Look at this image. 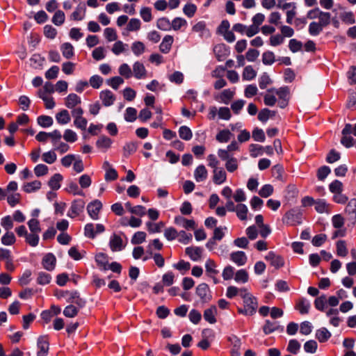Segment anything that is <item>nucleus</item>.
I'll list each match as a JSON object with an SVG mask.
<instances>
[{
    "instance_id": "nucleus-15",
    "label": "nucleus",
    "mask_w": 356,
    "mask_h": 356,
    "mask_svg": "<svg viewBox=\"0 0 356 356\" xmlns=\"http://www.w3.org/2000/svg\"><path fill=\"white\" fill-rule=\"evenodd\" d=\"M109 246L113 252H119L124 248L122 238L114 234L110 237Z\"/></svg>"
},
{
    "instance_id": "nucleus-18",
    "label": "nucleus",
    "mask_w": 356,
    "mask_h": 356,
    "mask_svg": "<svg viewBox=\"0 0 356 356\" xmlns=\"http://www.w3.org/2000/svg\"><path fill=\"white\" fill-rule=\"evenodd\" d=\"M230 259L238 266H241L246 264L248 257L244 252L236 251L230 254Z\"/></svg>"
},
{
    "instance_id": "nucleus-58",
    "label": "nucleus",
    "mask_w": 356,
    "mask_h": 356,
    "mask_svg": "<svg viewBox=\"0 0 356 356\" xmlns=\"http://www.w3.org/2000/svg\"><path fill=\"white\" fill-rule=\"evenodd\" d=\"M327 298L326 296L322 295L318 297L314 301V306L316 309L323 312L326 307Z\"/></svg>"
},
{
    "instance_id": "nucleus-32",
    "label": "nucleus",
    "mask_w": 356,
    "mask_h": 356,
    "mask_svg": "<svg viewBox=\"0 0 356 356\" xmlns=\"http://www.w3.org/2000/svg\"><path fill=\"white\" fill-rule=\"evenodd\" d=\"M62 180L63 176L59 173H56L51 177L48 184L52 190H58L60 187V181Z\"/></svg>"
},
{
    "instance_id": "nucleus-39",
    "label": "nucleus",
    "mask_w": 356,
    "mask_h": 356,
    "mask_svg": "<svg viewBox=\"0 0 356 356\" xmlns=\"http://www.w3.org/2000/svg\"><path fill=\"white\" fill-rule=\"evenodd\" d=\"M216 307H211L207 309L204 312V318L209 323H214L216 322Z\"/></svg>"
},
{
    "instance_id": "nucleus-19",
    "label": "nucleus",
    "mask_w": 356,
    "mask_h": 356,
    "mask_svg": "<svg viewBox=\"0 0 356 356\" xmlns=\"http://www.w3.org/2000/svg\"><path fill=\"white\" fill-rule=\"evenodd\" d=\"M56 263V259L51 253L45 254L42 261L43 267L49 271H51L55 268Z\"/></svg>"
},
{
    "instance_id": "nucleus-55",
    "label": "nucleus",
    "mask_w": 356,
    "mask_h": 356,
    "mask_svg": "<svg viewBox=\"0 0 356 356\" xmlns=\"http://www.w3.org/2000/svg\"><path fill=\"white\" fill-rule=\"evenodd\" d=\"M38 124L42 127H49L53 124V119L48 115H40L37 119Z\"/></svg>"
},
{
    "instance_id": "nucleus-17",
    "label": "nucleus",
    "mask_w": 356,
    "mask_h": 356,
    "mask_svg": "<svg viewBox=\"0 0 356 356\" xmlns=\"http://www.w3.org/2000/svg\"><path fill=\"white\" fill-rule=\"evenodd\" d=\"M227 180V173L222 168L213 170V181L216 185H220Z\"/></svg>"
},
{
    "instance_id": "nucleus-64",
    "label": "nucleus",
    "mask_w": 356,
    "mask_h": 356,
    "mask_svg": "<svg viewBox=\"0 0 356 356\" xmlns=\"http://www.w3.org/2000/svg\"><path fill=\"white\" fill-rule=\"evenodd\" d=\"M275 60V54L273 51H267L262 54V62L264 65H272Z\"/></svg>"
},
{
    "instance_id": "nucleus-14",
    "label": "nucleus",
    "mask_w": 356,
    "mask_h": 356,
    "mask_svg": "<svg viewBox=\"0 0 356 356\" xmlns=\"http://www.w3.org/2000/svg\"><path fill=\"white\" fill-rule=\"evenodd\" d=\"M37 346L38 348L37 356L47 355L49 348V343L46 336H41L38 339Z\"/></svg>"
},
{
    "instance_id": "nucleus-48",
    "label": "nucleus",
    "mask_w": 356,
    "mask_h": 356,
    "mask_svg": "<svg viewBox=\"0 0 356 356\" xmlns=\"http://www.w3.org/2000/svg\"><path fill=\"white\" fill-rule=\"evenodd\" d=\"M315 209L318 213H328L329 204L324 200H318L315 202Z\"/></svg>"
},
{
    "instance_id": "nucleus-10",
    "label": "nucleus",
    "mask_w": 356,
    "mask_h": 356,
    "mask_svg": "<svg viewBox=\"0 0 356 356\" xmlns=\"http://www.w3.org/2000/svg\"><path fill=\"white\" fill-rule=\"evenodd\" d=\"M102 208V202L98 200H95L88 204V213L92 219L97 220L99 218V213Z\"/></svg>"
},
{
    "instance_id": "nucleus-38",
    "label": "nucleus",
    "mask_w": 356,
    "mask_h": 356,
    "mask_svg": "<svg viewBox=\"0 0 356 356\" xmlns=\"http://www.w3.org/2000/svg\"><path fill=\"white\" fill-rule=\"evenodd\" d=\"M345 211L346 213H348L351 218L355 219L356 218V199L353 198L351 199L345 209Z\"/></svg>"
},
{
    "instance_id": "nucleus-3",
    "label": "nucleus",
    "mask_w": 356,
    "mask_h": 356,
    "mask_svg": "<svg viewBox=\"0 0 356 356\" xmlns=\"http://www.w3.org/2000/svg\"><path fill=\"white\" fill-rule=\"evenodd\" d=\"M302 213L296 209L287 211L282 218V222L290 226H295L302 223Z\"/></svg>"
},
{
    "instance_id": "nucleus-35",
    "label": "nucleus",
    "mask_w": 356,
    "mask_h": 356,
    "mask_svg": "<svg viewBox=\"0 0 356 356\" xmlns=\"http://www.w3.org/2000/svg\"><path fill=\"white\" fill-rule=\"evenodd\" d=\"M41 187V182L38 180H35L31 182H28L24 184L23 190L28 193H33Z\"/></svg>"
},
{
    "instance_id": "nucleus-40",
    "label": "nucleus",
    "mask_w": 356,
    "mask_h": 356,
    "mask_svg": "<svg viewBox=\"0 0 356 356\" xmlns=\"http://www.w3.org/2000/svg\"><path fill=\"white\" fill-rule=\"evenodd\" d=\"M257 76V72L252 68V66H246L243 72L242 77L243 80L251 81Z\"/></svg>"
},
{
    "instance_id": "nucleus-28",
    "label": "nucleus",
    "mask_w": 356,
    "mask_h": 356,
    "mask_svg": "<svg viewBox=\"0 0 356 356\" xmlns=\"http://www.w3.org/2000/svg\"><path fill=\"white\" fill-rule=\"evenodd\" d=\"M225 168L229 172H233L236 171L238 168V162L236 158L229 156L228 159H225Z\"/></svg>"
},
{
    "instance_id": "nucleus-25",
    "label": "nucleus",
    "mask_w": 356,
    "mask_h": 356,
    "mask_svg": "<svg viewBox=\"0 0 356 356\" xmlns=\"http://www.w3.org/2000/svg\"><path fill=\"white\" fill-rule=\"evenodd\" d=\"M56 120L59 124L64 125L68 124L71 121V116L67 109H62L56 113Z\"/></svg>"
},
{
    "instance_id": "nucleus-22",
    "label": "nucleus",
    "mask_w": 356,
    "mask_h": 356,
    "mask_svg": "<svg viewBox=\"0 0 356 356\" xmlns=\"http://www.w3.org/2000/svg\"><path fill=\"white\" fill-rule=\"evenodd\" d=\"M208 171L204 165H198L194 171V177L197 182L204 181L207 179Z\"/></svg>"
},
{
    "instance_id": "nucleus-57",
    "label": "nucleus",
    "mask_w": 356,
    "mask_h": 356,
    "mask_svg": "<svg viewBox=\"0 0 356 356\" xmlns=\"http://www.w3.org/2000/svg\"><path fill=\"white\" fill-rule=\"evenodd\" d=\"M140 15L145 22H149L153 19L152 9L149 7H143L140 10Z\"/></svg>"
},
{
    "instance_id": "nucleus-21",
    "label": "nucleus",
    "mask_w": 356,
    "mask_h": 356,
    "mask_svg": "<svg viewBox=\"0 0 356 356\" xmlns=\"http://www.w3.org/2000/svg\"><path fill=\"white\" fill-rule=\"evenodd\" d=\"M186 254L193 261H198L202 257V249L200 247H188L185 250Z\"/></svg>"
},
{
    "instance_id": "nucleus-61",
    "label": "nucleus",
    "mask_w": 356,
    "mask_h": 356,
    "mask_svg": "<svg viewBox=\"0 0 356 356\" xmlns=\"http://www.w3.org/2000/svg\"><path fill=\"white\" fill-rule=\"evenodd\" d=\"M146 239V234L144 232H136L131 238V242L134 245H138L143 243Z\"/></svg>"
},
{
    "instance_id": "nucleus-60",
    "label": "nucleus",
    "mask_w": 356,
    "mask_h": 356,
    "mask_svg": "<svg viewBox=\"0 0 356 356\" xmlns=\"http://www.w3.org/2000/svg\"><path fill=\"white\" fill-rule=\"evenodd\" d=\"M15 234L8 231L1 237V243L5 245H11L15 243Z\"/></svg>"
},
{
    "instance_id": "nucleus-54",
    "label": "nucleus",
    "mask_w": 356,
    "mask_h": 356,
    "mask_svg": "<svg viewBox=\"0 0 356 356\" xmlns=\"http://www.w3.org/2000/svg\"><path fill=\"white\" fill-rule=\"evenodd\" d=\"M156 27L162 31H168L171 29V23L168 18L161 17L157 20Z\"/></svg>"
},
{
    "instance_id": "nucleus-7",
    "label": "nucleus",
    "mask_w": 356,
    "mask_h": 356,
    "mask_svg": "<svg viewBox=\"0 0 356 356\" xmlns=\"http://www.w3.org/2000/svg\"><path fill=\"white\" fill-rule=\"evenodd\" d=\"M64 104L67 108L71 111H74L79 108H81L80 106L81 104V99L76 94L70 93L64 99Z\"/></svg>"
},
{
    "instance_id": "nucleus-56",
    "label": "nucleus",
    "mask_w": 356,
    "mask_h": 356,
    "mask_svg": "<svg viewBox=\"0 0 356 356\" xmlns=\"http://www.w3.org/2000/svg\"><path fill=\"white\" fill-rule=\"evenodd\" d=\"M323 27L316 22H312L309 25V33L311 35H318L322 31Z\"/></svg>"
},
{
    "instance_id": "nucleus-43",
    "label": "nucleus",
    "mask_w": 356,
    "mask_h": 356,
    "mask_svg": "<svg viewBox=\"0 0 356 356\" xmlns=\"http://www.w3.org/2000/svg\"><path fill=\"white\" fill-rule=\"evenodd\" d=\"M278 327L279 325L277 322H272L269 320H266L264 325L263 326V331L265 334H269L277 330Z\"/></svg>"
},
{
    "instance_id": "nucleus-31",
    "label": "nucleus",
    "mask_w": 356,
    "mask_h": 356,
    "mask_svg": "<svg viewBox=\"0 0 356 356\" xmlns=\"http://www.w3.org/2000/svg\"><path fill=\"white\" fill-rule=\"evenodd\" d=\"M95 261L102 270L108 269V256L104 253H99L95 256Z\"/></svg>"
},
{
    "instance_id": "nucleus-26",
    "label": "nucleus",
    "mask_w": 356,
    "mask_h": 356,
    "mask_svg": "<svg viewBox=\"0 0 356 356\" xmlns=\"http://www.w3.org/2000/svg\"><path fill=\"white\" fill-rule=\"evenodd\" d=\"M175 222L187 229H194L195 228V222L193 220H188L182 216H176L175 218Z\"/></svg>"
},
{
    "instance_id": "nucleus-1",
    "label": "nucleus",
    "mask_w": 356,
    "mask_h": 356,
    "mask_svg": "<svg viewBox=\"0 0 356 356\" xmlns=\"http://www.w3.org/2000/svg\"><path fill=\"white\" fill-rule=\"evenodd\" d=\"M241 298L243 300V308H238V312L246 316L253 315L258 307L257 298L248 290L242 296Z\"/></svg>"
},
{
    "instance_id": "nucleus-41",
    "label": "nucleus",
    "mask_w": 356,
    "mask_h": 356,
    "mask_svg": "<svg viewBox=\"0 0 356 356\" xmlns=\"http://www.w3.org/2000/svg\"><path fill=\"white\" fill-rule=\"evenodd\" d=\"M249 275L246 270L241 269L236 272L234 276V280L236 282L246 283L248 282Z\"/></svg>"
},
{
    "instance_id": "nucleus-52",
    "label": "nucleus",
    "mask_w": 356,
    "mask_h": 356,
    "mask_svg": "<svg viewBox=\"0 0 356 356\" xmlns=\"http://www.w3.org/2000/svg\"><path fill=\"white\" fill-rule=\"evenodd\" d=\"M51 276L50 274L44 272H39L37 277V283L40 285H45L50 283Z\"/></svg>"
},
{
    "instance_id": "nucleus-2",
    "label": "nucleus",
    "mask_w": 356,
    "mask_h": 356,
    "mask_svg": "<svg viewBox=\"0 0 356 356\" xmlns=\"http://www.w3.org/2000/svg\"><path fill=\"white\" fill-rule=\"evenodd\" d=\"M55 296L58 298H65L67 302L74 303L81 308L84 307L86 300L80 297L79 293L76 291L57 290Z\"/></svg>"
},
{
    "instance_id": "nucleus-8",
    "label": "nucleus",
    "mask_w": 356,
    "mask_h": 356,
    "mask_svg": "<svg viewBox=\"0 0 356 356\" xmlns=\"http://www.w3.org/2000/svg\"><path fill=\"white\" fill-rule=\"evenodd\" d=\"M206 274L213 279L215 284L218 283V280L216 278V275L219 273L217 269V264L211 259H208L205 262Z\"/></svg>"
},
{
    "instance_id": "nucleus-50",
    "label": "nucleus",
    "mask_w": 356,
    "mask_h": 356,
    "mask_svg": "<svg viewBox=\"0 0 356 356\" xmlns=\"http://www.w3.org/2000/svg\"><path fill=\"white\" fill-rule=\"evenodd\" d=\"M179 137L184 140H189L193 136V134L190 128L186 126H181L179 129Z\"/></svg>"
},
{
    "instance_id": "nucleus-36",
    "label": "nucleus",
    "mask_w": 356,
    "mask_h": 356,
    "mask_svg": "<svg viewBox=\"0 0 356 356\" xmlns=\"http://www.w3.org/2000/svg\"><path fill=\"white\" fill-rule=\"evenodd\" d=\"M232 136V134L229 130L222 129L217 134L216 138L219 143H227Z\"/></svg>"
},
{
    "instance_id": "nucleus-23",
    "label": "nucleus",
    "mask_w": 356,
    "mask_h": 356,
    "mask_svg": "<svg viewBox=\"0 0 356 356\" xmlns=\"http://www.w3.org/2000/svg\"><path fill=\"white\" fill-rule=\"evenodd\" d=\"M173 42V37L170 35H166L163 38L162 42L159 45V50L163 54H168L171 49Z\"/></svg>"
},
{
    "instance_id": "nucleus-51",
    "label": "nucleus",
    "mask_w": 356,
    "mask_h": 356,
    "mask_svg": "<svg viewBox=\"0 0 356 356\" xmlns=\"http://www.w3.org/2000/svg\"><path fill=\"white\" fill-rule=\"evenodd\" d=\"M186 26V20L181 17H175L171 22V29L174 31H179L181 28Z\"/></svg>"
},
{
    "instance_id": "nucleus-44",
    "label": "nucleus",
    "mask_w": 356,
    "mask_h": 356,
    "mask_svg": "<svg viewBox=\"0 0 356 356\" xmlns=\"http://www.w3.org/2000/svg\"><path fill=\"white\" fill-rule=\"evenodd\" d=\"M310 308L309 302L305 298L300 299L296 305V309L301 314H305L309 312Z\"/></svg>"
},
{
    "instance_id": "nucleus-9",
    "label": "nucleus",
    "mask_w": 356,
    "mask_h": 356,
    "mask_svg": "<svg viewBox=\"0 0 356 356\" xmlns=\"http://www.w3.org/2000/svg\"><path fill=\"white\" fill-rule=\"evenodd\" d=\"M265 259L270 262V265L275 268H280L284 266V260L283 257L275 254L273 251H270L265 257Z\"/></svg>"
},
{
    "instance_id": "nucleus-12",
    "label": "nucleus",
    "mask_w": 356,
    "mask_h": 356,
    "mask_svg": "<svg viewBox=\"0 0 356 356\" xmlns=\"http://www.w3.org/2000/svg\"><path fill=\"white\" fill-rule=\"evenodd\" d=\"M239 149V145L236 141L233 140L226 149H219L218 150V156L221 160H225L229 158V156H232V152L237 151Z\"/></svg>"
},
{
    "instance_id": "nucleus-53",
    "label": "nucleus",
    "mask_w": 356,
    "mask_h": 356,
    "mask_svg": "<svg viewBox=\"0 0 356 356\" xmlns=\"http://www.w3.org/2000/svg\"><path fill=\"white\" fill-rule=\"evenodd\" d=\"M119 74L125 79H129L132 76V70L127 63L122 64L118 69Z\"/></svg>"
},
{
    "instance_id": "nucleus-59",
    "label": "nucleus",
    "mask_w": 356,
    "mask_h": 356,
    "mask_svg": "<svg viewBox=\"0 0 356 356\" xmlns=\"http://www.w3.org/2000/svg\"><path fill=\"white\" fill-rule=\"evenodd\" d=\"M131 50L136 56H140L145 52V44L140 41L134 42L131 45Z\"/></svg>"
},
{
    "instance_id": "nucleus-30",
    "label": "nucleus",
    "mask_w": 356,
    "mask_h": 356,
    "mask_svg": "<svg viewBox=\"0 0 356 356\" xmlns=\"http://www.w3.org/2000/svg\"><path fill=\"white\" fill-rule=\"evenodd\" d=\"M60 51L63 56L70 59L74 56V47L72 44L69 42H65L60 46Z\"/></svg>"
},
{
    "instance_id": "nucleus-27",
    "label": "nucleus",
    "mask_w": 356,
    "mask_h": 356,
    "mask_svg": "<svg viewBox=\"0 0 356 356\" xmlns=\"http://www.w3.org/2000/svg\"><path fill=\"white\" fill-rule=\"evenodd\" d=\"M247 289L245 288L238 289L234 286H228L227 289L226 296L230 299L234 298L238 295L242 297V296L245 293Z\"/></svg>"
},
{
    "instance_id": "nucleus-37",
    "label": "nucleus",
    "mask_w": 356,
    "mask_h": 356,
    "mask_svg": "<svg viewBox=\"0 0 356 356\" xmlns=\"http://www.w3.org/2000/svg\"><path fill=\"white\" fill-rule=\"evenodd\" d=\"M237 217L241 220H245L247 219V214L248 212V209L246 205L243 204H238L236 206V211Z\"/></svg>"
},
{
    "instance_id": "nucleus-45",
    "label": "nucleus",
    "mask_w": 356,
    "mask_h": 356,
    "mask_svg": "<svg viewBox=\"0 0 356 356\" xmlns=\"http://www.w3.org/2000/svg\"><path fill=\"white\" fill-rule=\"evenodd\" d=\"M341 20L346 24L355 23V15L352 11L343 12L340 14Z\"/></svg>"
},
{
    "instance_id": "nucleus-33",
    "label": "nucleus",
    "mask_w": 356,
    "mask_h": 356,
    "mask_svg": "<svg viewBox=\"0 0 356 356\" xmlns=\"http://www.w3.org/2000/svg\"><path fill=\"white\" fill-rule=\"evenodd\" d=\"M192 31L195 33H199L201 37L206 34H209V30L207 29L206 23L204 21H200L196 23L192 27Z\"/></svg>"
},
{
    "instance_id": "nucleus-29",
    "label": "nucleus",
    "mask_w": 356,
    "mask_h": 356,
    "mask_svg": "<svg viewBox=\"0 0 356 356\" xmlns=\"http://www.w3.org/2000/svg\"><path fill=\"white\" fill-rule=\"evenodd\" d=\"M331 337V333L325 327H321L316 330V338L321 343L327 341Z\"/></svg>"
},
{
    "instance_id": "nucleus-34",
    "label": "nucleus",
    "mask_w": 356,
    "mask_h": 356,
    "mask_svg": "<svg viewBox=\"0 0 356 356\" xmlns=\"http://www.w3.org/2000/svg\"><path fill=\"white\" fill-rule=\"evenodd\" d=\"M86 14V7L84 6L79 5L71 15V19L73 20L80 21L82 20Z\"/></svg>"
},
{
    "instance_id": "nucleus-4",
    "label": "nucleus",
    "mask_w": 356,
    "mask_h": 356,
    "mask_svg": "<svg viewBox=\"0 0 356 356\" xmlns=\"http://www.w3.org/2000/svg\"><path fill=\"white\" fill-rule=\"evenodd\" d=\"M83 112L84 111L82 108H79L70 111L71 115L74 118V125L76 128L82 131L86 129L88 124V120L83 116Z\"/></svg>"
},
{
    "instance_id": "nucleus-47",
    "label": "nucleus",
    "mask_w": 356,
    "mask_h": 356,
    "mask_svg": "<svg viewBox=\"0 0 356 356\" xmlns=\"http://www.w3.org/2000/svg\"><path fill=\"white\" fill-rule=\"evenodd\" d=\"M65 19V13L62 10H58L55 12L51 21L56 26H60L64 23Z\"/></svg>"
},
{
    "instance_id": "nucleus-46",
    "label": "nucleus",
    "mask_w": 356,
    "mask_h": 356,
    "mask_svg": "<svg viewBox=\"0 0 356 356\" xmlns=\"http://www.w3.org/2000/svg\"><path fill=\"white\" fill-rule=\"evenodd\" d=\"M137 118V111L135 108L128 107L124 113V120L127 122H133Z\"/></svg>"
},
{
    "instance_id": "nucleus-24",
    "label": "nucleus",
    "mask_w": 356,
    "mask_h": 356,
    "mask_svg": "<svg viewBox=\"0 0 356 356\" xmlns=\"http://www.w3.org/2000/svg\"><path fill=\"white\" fill-rule=\"evenodd\" d=\"M112 143L113 141L110 138L106 136H101L96 142V146L101 150L106 152L111 147Z\"/></svg>"
},
{
    "instance_id": "nucleus-20",
    "label": "nucleus",
    "mask_w": 356,
    "mask_h": 356,
    "mask_svg": "<svg viewBox=\"0 0 356 356\" xmlns=\"http://www.w3.org/2000/svg\"><path fill=\"white\" fill-rule=\"evenodd\" d=\"M146 72L145 67L142 63L139 61L134 63L133 65L132 74H134L136 79H140L145 78L146 76Z\"/></svg>"
},
{
    "instance_id": "nucleus-63",
    "label": "nucleus",
    "mask_w": 356,
    "mask_h": 356,
    "mask_svg": "<svg viewBox=\"0 0 356 356\" xmlns=\"http://www.w3.org/2000/svg\"><path fill=\"white\" fill-rule=\"evenodd\" d=\"M141 22L140 19L137 18H132L128 22L127 26V30L128 31H136L140 29Z\"/></svg>"
},
{
    "instance_id": "nucleus-49",
    "label": "nucleus",
    "mask_w": 356,
    "mask_h": 356,
    "mask_svg": "<svg viewBox=\"0 0 356 356\" xmlns=\"http://www.w3.org/2000/svg\"><path fill=\"white\" fill-rule=\"evenodd\" d=\"M318 23L323 26L325 27L330 24L331 22V14L328 12L322 11L318 17Z\"/></svg>"
},
{
    "instance_id": "nucleus-62",
    "label": "nucleus",
    "mask_w": 356,
    "mask_h": 356,
    "mask_svg": "<svg viewBox=\"0 0 356 356\" xmlns=\"http://www.w3.org/2000/svg\"><path fill=\"white\" fill-rule=\"evenodd\" d=\"M234 95V91L230 89H225L221 92L220 95V100L225 104H228L229 102L233 98Z\"/></svg>"
},
{
    "instance_id": "nucleus-5",
    "label": "nucleus",
    "mask_w": 356,
    "mask_h": 356,
    "mask_svg": "<svg viewBox=\"0 0 356 356\" xmlns=\"http://www.w3.org/2000/svg\"><path fill=\"white\" fill-rule=\"evenodd\" d=\"M268 92L277 95L279 99L278 105L280 108H284L287 106L289 95V90L287 87H282L278 89L273 88L268 89Z\"/></svg>"
},
{
    "instance_id": "nucleus-13",
    "label": "nucleus",
    "mask_w": 356,
    "mask_h": 356,
    "mask_svg": "<svg viewBox=\"0 0 356 356\" xmlns=\"http://www.w3.org/2000/svg\"><path fill=\"white\" fill-rule=\"evenodd\" d=\"M196 294L204 302H209L211 299V295L209 286L205 283H202L197 286Z\"/></svg>"
},
{
    "instance_id": "nucleus-11",
    "label": "nucleus",
    "mask_w": 356,
    "mask_h": 356,
    "mask_svg": "<svg viewBox=\"0 0 356 356\" xmlns=\"http://www.w3.org/2000/svg\"><path fill=\"white\" fill-rule=\"evenodd\" d=\"M352 131V125L350 124H346L344 128L342 130V138L341 139V143L346 147H350L353 146V138L348 136L351 134Z\"/></svg>"
},
{
    "instance_id": "nucleus-6",
    "label": "nucleus",
    "mask_w": 356,
    "mask_h": 356,
    "mask_svg": "<svg viewBox=\"0 0 356 356\" xmlns=\"http://www.w3.org/2000/svg\"><path fill=\"white\" fill-rule=\"evenodd\" d=\"M85 202L81 199L75 200L72 202L71 207L67 212V216L74 218L79 216L84 209Z\"/></svg>"
},
{
    "instance_id": "nucleus-16",
    "label": "nucleus",
    "mask_w": 356,
    "mask_h": 356,
    "mask_svg": "<svg viewBox=\"0 0 356 356\" xmlns=\"http://www.w3.org/2000/svg\"><path fill=\"white\" fill-rule=\"evenodd\" d=\"M99 98L104 106L113 105L115 101V95L109 90H104L99 93Z\"/></svg>"
},
{
    "instance_id": "nucleus-42",
    "label": "nucleus",
    "mask_w": 356,
    "mask_h": 356,
    "mask_svg": "<svg viewBox=\"0 0 356 356\" xmlns=\"http://www.w3.org/2000/svg\"><path fill=\"white\" fill-rule=\"evenodd\" d=\"M42 159L48 164L54 163L57 159V155L55 150H50L42 154Z\"/></svg>"
}]
</instances>
